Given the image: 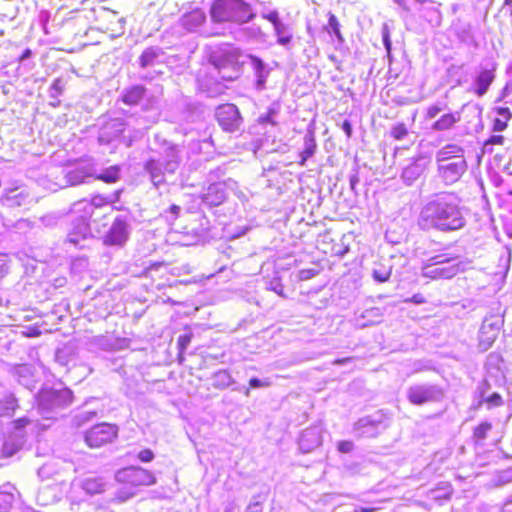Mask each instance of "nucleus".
Here are the masks:
<instances>
[{
	"instance_id": "35",
	"label": "nucleus",
	"mask_w": 512,
	"mask_h": 512,
	"mask_svg": "<svg viewBox=\"0 0 512 512\" xmlns=\"http://www.w3.org/2000/svg\"><path fill=\"white\" fill-rule=\"evenodd\" d=\"M211 17L215 22L224 20V0H216L211 7Z\"/></svg>"
},
{
	"instance_id": "20",
	"label": "nucleus",
	"mask_w": 512,
	"mask_h": 512,
	"mask_svg": "<svg viewBox=\"0 0 512 512\" xmlns=\"http://www.w3.org/2000/svg\"><path fill=\"white\" fill-rule=\"evenodd\" d=\"M244 119L238 107L226 103V132H238L243 130Z\"/></svg>"
},
{
	"instance_id": "46",
	"label": "nucleus",
	"mask_w": 512,
	"mask_h": 512,
	"mask_svg": "<svg viewBox=\"0 0 512 512\" xmlns=\"http://www.w3.org/2000/svg\"><path fill=\"white\" fill-rule=\"evenodd\" d=\"M443 110V107L438 105V104H435V105H431L430 107L427 108V111H426V118L427 119H433L435 118L441 111Z\"/></svg>"
},
{
	"instance_id": "7",
	"label": "nucleus",
	"mask_w": 512,
	"mask_h": 512,
	"mask_svg": "<svg viewBox=\"0 0 512 512\" xmlns=\"http://www.w3.org/2000/svg\"><path fill=\"white\" fill-rule=\"evenodd\" d=\"M119 434V427L114 423L101 422L89 428L84 435L85 443L90 448H101L112 444Z\"/></svg>"
},
{
	"instance_id": "45",
	"label": "nucleus",
	"mask_w": 512,
	"mask_h": 512,
	"mask_svg": "<svg viewBox=\"0 0 512 512\" xmlns=\"http://www.w3.org/2000/svg\"><path fill=\"white\" fill-rule=\"evenodd\" d=\"M317 273L316 269H302L298 272V278L301 281H306L316 276Z\"/></svg>"
},
{
	"instance_id": "60",
	"label": "nucleus",
	"mask_w": 512,
	"mask_h": 512,
	"mask_svg": "<svg viewBox=\"0 0 512 512\" xmlns=\"http://www.w3.org/2000/svg\"><path fill=\"white\" fill-rule=\"evenodd\" d=\"M52 89L55 90L58 94H61L63 91V82L61 79H56L52 83Z\"/></svg>"
},
{
	"instance_id": "30",
	"label": "nucleus",
	"mask_w": 512,
	"mask_h": 512,
	"mask_svg": "<svg viewBox=\"0 0 512 512\" xmlns=\"http://www.w3.org/2000/svg\"><path fill=\"white\" fill-rule=\"evenodd\" d=\"M280 106L277 103H273L268 107V110L265 114H262L258 118V122L262 125L271 124L273 126L277 125L275 118L279 114Z\"/></svg>"
},
{
	"instance_id": "32",
	"label": "nucleus",
	"mask_w": 512,
	"mask_h": 512,
	"mask_svg": "<svg viewBox=\"0 0 512 512\" xmlns=\"http://www.w3.org/2000/svg\"><path fill=\"white\" fill-rule=\"evenodd\" d=\"M381 311L377 307H373L370 309L365 310L361 315V319H367V322H364L360 324L362 327H365L367 325H372L374 323H378L381 319Z\"/></svg>"
},
{
	"instance_id": "1",
	"label": "nucleus",
	"mask_w": 512,
	"mask_h": 512,
	"mask_svg": "<svg viewBox=\"0 0 512 512\" xmlns=\"http://www.w3.org/2000/svg\"><path fill=\"white\" fill-rule=\"evenodd\" d=\"M467 212L456 193L437 192L423 202L417 217V227L423 232H456L467 225Z\"/></svg>"
},
{
	"instance_id": "15",
	"label": "nucleus",
	"mask_w": 512,
	"mask_h": 512,
	"mask_svg": "<svg viewBox=\"0 0 512 512\" xmlns=\"http://www.w3.org/2000/svg\"><path fill=\"white\" fill-rule=\"evenodd\" d=\"M128 239V225L123 218H116L106 235L104 244L108 246H122Z\"/></svg>"
},
{
	"instance_id": "14",
	"label": "nucleus",
	"mask_w": 512,
	"mask_h": 512,
	"mask_svg": "<svg viewBox=\"0 0 512 512\" xmlns=\"http://www.w3.org/2000/svg\"><path fill=\"white\" fill-rule=\"evenodd\" d=\"M265 17L273 26L277 44L289 49L293 39L292 27L280 19L279 13H270L265 15Z\"/></svg>"
},
{
	"instance_id": "5",
	"label": "nucleus",
	"mask_w": 512,
	"mask_h": 512,
	"mask_svg": "<svg viewBox=\"0 0 512 512\" xmlns=\"http://www.w3.org/2000/svg\"><path fill=\"white\" fill-rule=\"evenodd\" d=\"M468 262L461 260L460 256L438 254L427 260L422 267V275L433 280L451 279L460 272H464Z\"/></svg>"
},
{
	"instance_id": "58",
	"label": "nucleus",
	"mask_w": 512,
	"mask_h": 512,
	"mask_svg": "<svg viewBox=\"0 0 512 512\" xmlns=\"http://www.w3.org/2000/svg\"><path fill=\"white\" fill-rule=\"evenodd\" d=\"M499 512H512V494L505 499Z\"/></svg>"
},
{
	"instance_id": "63",
	"label": "nucleus",
	"mask_w": 512,
	"mask_h": 512,
	"mask_svg": "<svg viewBox=\"0 0 512 512\" xmlns=\"http://www.w3.org/2000/svg\"><path fill=\"white\" fill-rule=\"evenodd\" d=\"M169 211L177 218L180 214V207L176 204H172L169 207Z\"/></svg>"
},
{
	"instance_id": "12",
	"label": "nucleus",
	"mask_w": 512,
	"mask_h": 512,
	"mask_svg": "<svg viewBox=\"0 0 512 512\" xmlns=\"http://www.w3.org/2000/svg\"><path fill=\"white\" fill-rule=\"evenodd\" d=\"M497 63L485 61L479 65V69L472 82V90L478 96H484L496 78Z\"/></svg>"
},
{
	"instance_id": "27",
	"label": "nucleus",
	"mask_w": 512,
	"mask_h": 512,
	"mask_svg": "<svg viewBox=\"0 0 512 512\" xmlns=\"http://www.w3.org/2000/svg\"><path fill=\"white\" fill-rule=\"evenodd\" d=\"M230 195H233L242 203L248 200L246 189L240 188L235 180L226 179V201H228Z\"/></svg>"
},
{
	"instance_id": "19",
	"label": "nucleus",
	"mask_w": 512,
	"mask_h": 512,
	"mask_svg": "<svg viewBox=\"0 0 512 512\" xmlns=\"http://www.w3.org/2000/svg\"><path fill=\"white\" fill-rule=\"evenodd\" d=\"M317 151V143L313 130H307L303 137V149L299 152L298 164L301 167L306 166L307 161L312 158Z\"/></svg>"
},
{
	"instance_id": "44",
	"label": "nucleus",
	"mask_w": 512,
	"mask_h": 512,
	"mask_svg": "<svg viewBox=\"0 0 512 512\" xmlns=\"http://www.w3.org/2000/svg\"><path fill=\"white\" fill-rule=\"evenodd\" d=\"M382 41H383V45H384L386 51L388 53H390L391 48H392V42L390 39V33H389L387 25H384L382 28Z\"/></svg>"
},
{
	"instance_id": "4",
	"label": "nucleus",
	"mask_w": 512,
	"mask_h": 512,
	"mask_svg": "<svg viewBox=\"0 0 512 512\" xmlns=\"http://www.w3.org/2000/svg\"><path fill=\"white\" fill-rule=\"evenodd\" d=\"M256 17L252 6L244 0H226V22L237 24L230 33L238 41H247L256 35L259 28L242 27Z\"/></svg>"
},
{
	"instance_id": "54",
	"label": "nucleus",
	"mask_w": 512,
	"mask_h": 512,
	"mask_svg": "<svg viewBox=\"0 0 512 512\" xmlns=\"http://www.w3.org/2000/svg\"><path fill=\"white\" fill-rule=\"evenodd\" d=\"M30 423V420L27 417H21L18 419H15L13 421V427L17 430L22 429L26 427Z\"/></svg>"
},
{
	"instance_id": "48",
	"label": "nucleus",
	"mask_w": 512,
	"mask_h": 512,
	"mask_svg": "<svg viewBox=\"0 0 512 512\" xmlns=\"http://www.w3.org/2000/svg\"><path fill=\"white\" fill-rule=\"evenodd\" d=\"M23 336L28 338L39 337L41 335V331L37 326L27 327L26 330L22 332Z\"/></svg>"
},
{
	"instance_id": "43",
	"label": "nucleus",
	"mask_w": 512,
	"mask_h": 512,
	"mask_svg": "<svg viewBox=\"0 0 512 512\" xmlns=\"http://www.w3.org/2000/svg\"><path fill=\"white\" fill-rule=\"evenodd\" d=\"M227 387H230L233 391H243L246 397L249 396L250 389L248 387L245 385L240 387L235 381H230V376L226 374V388Z\"/></svg>"
},
{
	"instance_id": "33",
	"label": "nucleus",
	"mask_w": 512,
	"mask_h": 512,
	"mask_svg": "<svg viewBox=\"0 0 512 512\" xmlns=\"http://www.w3.org/2000/svg\"><path fill=\"white\" fill-rule=\"evenodd\" d=\"M491 429H492L491 423L484 421V422L480 423L477 427L474 428L473 438L475 439V441L477 443H481L486 439L487 434Z\"/></svg>"
},
{
	"instance_id": "2",
	"label": "nucleus",
	"mask_w": 512,
	"mask_h": 512,
	"mask_svg": "<svg viewBox=\"0 0 512 512\" xmlns=\"http://www.w3.org/2000/svg\"><path fill=\"white\" fill-rule=\"evenodd\" d=\"M437 175L445 185L459 181L468 168L465 149L458 144H446L436 151Z\"/></svg>"
},
{
	"instance_id": "56",
	"label": "nucleus",
	"mask_w": 512,
	"mask_h": 512,
	"mask_svg": "<svg viewBox=\"0 0 512 512\" xmlns=\"http://www.w3.org/2000/svg\"><path fill=\"white\" fill-rule=\"evenodd\" d=\"M341 128L348 138H350L352 136L353 127H352V123L349 120L345 119L341 124Z\"/></svg>"
},
{
	"instance_id": "42",
	"label": "nucleus",
	"mask_w": 512,
	"mask_h": 512,
	"mask_svg": "<svg viewBox=\"0 0 512 512\" xmlns=\"http://www.w3.org/2000/svg\"><path fill=\"white\" fill-rule=\"evenodd\" d=\"M154 457H155V455H154L153 451L149 448L142 449L137 454L138 460L143 463H149V462L153 461Z\"/></svg>"
},
{
	"instance_id": "62",
	"label": "nucleus",
	"mask_w": 512,
	"mask_h": 512,
	"mask_svg": "<svg viewBox=\"0 0 512 512\" xmlns=\"http://www.w3.org/2000/svg\"><path fill=\"white\" fill-rule=\"evenodd\" d=\"M377 508L373 507H355L353 512H374Z\"/></svg>"
},
{
	"instance_id": "52",
	"label": "nucleus",
	"mask_w": 512,
	"mask_h": 512,
	"mask_svg": "<svg viewBox=\"0 0 512 512\" xmlns=\"http://www.w3.org/2000/svg\"><path fill=\"white\" fill-rule=\"evenodd\" d=\"M507 128V122L501 118H495L493 121V130L497 132L504 131Z\"/></svg>"
},
{
	"instance_id": "10",
	"label": "nucleus",
	"mask_w": 512,
	"mask_h": 512,
	"mask_svg": "<svg viewBox=\"0 0 512 512\" xmlns=\"http://www.w3.org/2000/svg\"><path fill=\"white\" fill-rule=\"evenodd\" d=\"M386 429L385 416L381 412L364 416L354 424L353 432L357 437L373 438Z\"/></svg>"
},
{
	"instance_id": "31",
	"label": "nucleus",
	"mask_w": 512,
	"mask_h": 512,
	"mask_svg": "<svg viewBox=\"0 0 512 512\" xmlns=\"http://www.w3.org/2000/svg\"><path fill=\"white\" fill-rule=\"evenodd\" d=\"M325 29L329 32V34L336 37L339 44L344 43V37L340 31L339 21L334 14L329 15L328 26H326Z\"/></svg>"
},
{
	"instance_id": "3",
	"label": "nucleus",
	"mask_w": 512,
	"mask_h": 512,
	"mask_svg": "<svg viewBox=\"0 0 512 512\" xmlns=\"http://www.w3.org/2000/svg\"><path fill=\"white\" fill-rule=\"evenodd\" d=\"M115 480L117 483L115 500L118 502H125L137 495L143 487L156 483L154 473L140 466H128L118 470Z\"/></svg>"
},
{
	"instance_id": "55",
	"label": "nucleus",
	"mask_w": 512,
	"mask_h": 512,
	"mask_svg": "<svg viewBox=\"0 0 512 512\" xmlns=\"http://www.w3.org/2000/svg\"><path fill=\"white\" fill-rule=\"evenodd\" d=\"M505 138L502 136V135H492L488 140L487 142L485 143V147H487L488 145H494V144H497V145H502L503 142H504Z\"/></svg>"
},
{
	"instance_id": "22",
	"label": "nucleus",
	"mask_w": 512,
	"mask_h": 512,
	"mask_svg": "<svg viewBox=\"0 0 512 512\" xmlns=\"http://www.w3.org/2000/svg\"><path fill=\"white\" fill-rule=\"evenodd\" d=\"M461 119L459 112L446 113L443 114L438 120H436L431 129L434 131H447L451 129L457 122Z\"/></svg>"
},
{
	"instance_id": "64",
	"label": "nucleus",
	"mask_w": 512,
	"mask_h": 512,
	"mask_svg": "<svg viewBox=\"0 0 512 512\" xmlns=\"http://www.w3.org/2000/svg\"><path fill=\"white\" fill-rule=\"evenodd\" d=\"M272 14V13H279L276 9H273V10H269L267 7H264L262 10H261V17L263 19H266L265 15H269V14Z\"/></svg>"
},
{
	"instance_id": "24",
	"label": "nucleus",
	"mask_w": 512,
	"mask_h": 512,
	"mask_svg": "<svg viewBox=\"0 0 512 512\" xmlns=\"http://www.w3.org/2000/svg\"><path fill=\"white\" fill-rule=\"evenodd\" d=\"M15 488L11 486L0 487V512H8L15 502Z\"/></svg>"
},
{
	"instance_id": "34",
	"label": "nucleus",
	"mask_w": 512,
	"mask_h": 512,
	"mask_svg": "<svg viewBox=\"0 0 512 512\" xmlns=\"http://www.w3.org/2000/svg\"><path fill=\"white\" fill-rule=\"evenodd\" d=\"M266 289L275 292L277 295L281 296L282 298H286L287 296L284 293V287L281 283V280L279 277L275 276L266 283Z\"/></svg>"
},
{
	"instance_id": "9",
	"label": "nucleus",
	"mask_w": 512,
	"mask_h": 512,
	"mask_svg": "<svg viewBox=\"0 0 512 512\" xmlns=\"http://www.w3.org/2000/svg\"><path fill=\"white\" fill-rule=\"evenodd\" d=\"M95 9L82 8L76 10L66 21L67 29L75 36L87 35L89 30H94Z\"/></svg>"
},
{
	"instance_id": "29",
	"label": "nucleus",
	"mask_w": 512,
	"mask_h": 512,
	"mask_svg": "<svg viewBox=\"0 0 512 512\" xmlns=\"http://www.w3.org/2000/svg\"><path fill=\"white\" fill-rule=\"evenodd\" d=\"M93 178L106 184L116 183L120 179V167L118 165L110 166L103 173L93 175Z\"/></svg>"
},
{
	"instance_id": "57",
	"label": "nucleus",
	"mask_w": 512,
	"mask_h": 512,
	"mask_svg": "<svg viewBox=\"0 0 512 512\" xmlns=\"http://www.w3.org/2000/svg\"><path fill=\"white\" fill-rule=\"evenodd\" d=\"M393 2L406 13H410L412 10L410 6V0H393Z\"/></svg>"
},
{
	"instance_id": "25",
	"label": "nucleus",
	"mask_w": 512,
	"mask_h": 512,
	"mask_svg": "<svg viewBox=\"0 0 512 512\" xmlns=\"http://www.w3.org/2000/svg\"><path fill=\"white\" fill-rule=\"evenodd\" d=\"M73 399V395L68 389H61L58 391H51L48 395V400L54 406H63L65 404L71 403Z\"/></svg>"
},
{
	"instance_id": "50",
	"label": "nucleus",
	"mask_w": 512,
	"mask_h": 512,
	"mask_svg": "<svg viewBox=\"0 0 512 512\" xmlns=\"http://www.w3.org/2000/svg\"><path fill=\"white\" fill-rule=\"evenodd\" d=\"M270 385V382L267 380H261L259 378L253 377L249 380V386L251 388H260V387H267Z\"/></svg>"
},
{
	"instance_id": "47",
	"label": "nucleus",
	"mask_w": 512,
	"mask_h": 512,
	"mask_svg": "<svg viewBox=\"0 0 512 512\" xmlns=\"http://www.w3.org/2000/svg\"><path fill=\"white\" fill-rule=\"evenodd\" d=\"M145 168L147 171L150 172L152 177H156V175L159 172V167H158L157 161L154 159L148 160L145 164Z\"/></svg>"
},
{
	"instance_id": "59",
	"label": "nucleus",
	"mask_w": 512,
	"mask_h": 512,
	"mask_svg": "<svg viewBox=\"0 0 512 512\" xmlns=\"http://www.w3.org/2000/svg\"><path fill=\"white\" fill-rule=\"evenodd\" d=\"M407 302H412L414 304H424L426 299L422 294H414L410 299L406 300Z\"/></svg>"
},
{
	"instance_id": "13",
	"label": "nucleus",
	"mask_w": 512,
	"mask_h": 512,
	"mask_svg": "<svg viewBox=\"0 0 512 512\" xmlns=\"http://www.w3.org/2000/svg\"><path fill=\"white\" fill-rule=\"evenodd\" d=\"M121 18L118 13L107 9H95L94 30L114 34L120 28Z\"/></svg>"
},
{
	"instance_id": "8",
	"label": "nucleus",
	"mask_w": 512,
	"mask_h": 512,
	"mask_svg": "<svg viewBox=\"0 0 512 512\" xmlns=\"http://www.w3.org/2000/svg\"><path fill=\"white\" fill-rule=\"evenodd\" d=\"M251 56L252 54L226 43V82L234 81L242 75L244 66L250 62Z\"/></svg>"
},
{
	"instance_id": "41",
	"label": "nucleus",
	"mask_w": 512,
	"mask_h": 512,
	"mask_svg": "<svg viewBox=\"0 0 512 512\" xmlns=\"http://www.w3.org/2000/svg\"><path fill=\"white\" fill-rule=\"evenodd\" d=\"M10 259L8 254L0 253V279L5 277L9 272Z\"/></svg>"
},
{
	"instance_id": "39",
	"label": "nucleus",
	"mask_w": 512,
	"mask_h": 512,
	"mask_svg": "<svg viewBox=\"0 0 512 512\" xmlns=\"http://www.w3.org/2000/svg\"><path fill=\"white\" fill-rule=\"evenodd\" d=\"M481 398L483 401H485L489 405V407H497V406L502 405V403H503L501 395L497 392H494L490 396L485 397V392H484V390H482Z\"/></svg>"
},
{
	"instance_id": "51",
	"label": "nucleus",
	"mask_w": 512,
	"mask_h": 512,
	"mask_svg": "<svg viewBox=\"0 0 512 512\" xmlns=\"http://www.w3.org/2000/svg\"><path fill=\"white\" fill-rule=\"evenodd\" d=\"M496 111L497 114L500 116L499 118L505 120L506 122H508L512 117V112L507 107H498Z\"/></svg>"
},
{
	"instance_id": "38",
	"label": "nucleus",
	"mask_w": 512,
	"mask_h": 512,
	"mask_svg": "<svg viewBox=\"0 0 512 512\" xmlns=\"http://www.w3.org/2000/svg\"><path fill=\"white\" fill-rule=\"evenodd\" d=\"M264 500L265 497L262 495L253 496L246 508V512H262Z\"/></svg>"
},
{
	"instance_id": "23",
	"label": "nucleus",
	"mask_w": 512,
	"mask_h": 512,
	"mask_svg": "<svg viewBox=\"0 0 512 512\" xmlns=\"http://www.w3.org/2000/svg\"><path fill=\"white\" fill-rule=\"evenodd\" d=\"M146 89L142 85H136L127 89L122 95V102L129 106H135L141 102Z\"/></svg>"
},
{
	"instance_id": "37",
	"label": "nucleus",
	"mask_w": 512,
	"mask_h": 512,
	"mask_svg": "<svg viewBox=\"0 0 512 512\" xmlns=\"http://www.w3.org/2000/svg\"><path fill=\"white\" fill-rule=\"evenodd\" d=\"M390 135L395 140H403L408 135L407 127L404 123H397L391 127Z\"/></svg>"
},
{
	"instance_id": "11",
	"label": "nucleus",
	"mask_w": 512,
	"mask_h": 512,
	"mask_svg": "<svg viewBox=\"0 0 512 512\" xmlns=\"http://www.w3.org/2000/svg\"><path fill=\"white\" fill-rule=\"evenodd\" d=\"M504 325V318L500 314L486 316L479 330V347L481 350H488L496 340L501 328Z\"/></svg>"
},
{
	"instance_id": "26",
	"label": "nucleus",
	"mask_w": 512,
	"mask_h": 512,
	"mask_svg": "<svg viewBox=\"0 0 512 512\" xmlns=\"http://www.w3.org/2000/svg\"><path fill=\"white\" fill-rule=\"evenodd\" d=\"M187 330L188 331L186 333L180 335L177 339V348H178L177 360H178V363H180V364H182L185 361L186 349L193 339L192 331L188 327H187Z\"/></svg>"
},
{
	"instance_id": "36",
	"label": "nucleus",
	"mask_w": 512,
	"mask_h": 512,
	"mask_svg": "<svg viewBox=\"0 0 512 512\" xmlns=\"http://www.w3.org/2000/svg\"><path fill=\"white\" fill-rule=\"evenodd\" d=\"M512 482V467L502 470L497 473L494 478V484L496 487L506 485Z\"/></svg>"
},
{
	"instance_id": "53",
	"label": "nucleus",
	"mask_w": 512,
	"mask_h": 512,
	"mask_svg": "<svg viewBox=\"0 0 512 512\" xmlns=\"http://www.w3.org/2000/svg\"><path fill=\"white\" fill-rule=\"evenodd\" d=\"M360 178L358 170H355L353 173L349 176V184L352 191H355L356 186L359 184Z\"/></svg>"
},
{
	"instance_id": "49",
	"label": "nucleus",
	"mask_w": 512,
	"mask_h": 512,
	"mask_svg": "<svg viewBox=\"0 0 512 512\" xmlns=\"http://www.w3.org/2000/svg\"><path fill=\"white\" fill-rule=\"evenodd\" d=\"M354 444L351 441L343 440L338 443V450L342 453H349L353 450Z\"/></svg>"
},
{
	"instance_id": "28",
	"label": "nucleus",
	"mask_w": 512,
	"mask_h": 512,
	"mask_svg": "<svg viewBox=\"0 0 512 512\" xmlns=\"http://www.w3.org/2000/svg\"><path fill=\"white\" fill-rule=\"evenodd\" d=\"M392 273V266L383 263H375L372 269V278L378 283H385L389 280Z\"/></svg>"
},
{
	"instance_id": "18",
	"label": "nucleus",
	"mask_w": 512,
	"mask_h": 512,
	"mask_svg": "<svg viewBox=\"0 0 512 512\" xmlns=\"http://www.w3.org/2000/svg\"><path fill=\"white\" fill-rule=\"evenodd\" d=\"M250 64L253 68L255 75V89L257 91H263L266 89V82L271 72V68L258 56L252 55Z\"/></svg>"
},
{
	"instance_id": "21",
	"label": "nucleus",
	"mask_w": 512,
	"mask_h": 512,
	"mask_svg": "<svg viewBox=\"0 0 512 512\" xmlns=\"http://www.w3.org/2000/svg\"><path fill=\"white\" fill-rule=\"evenodd\" d=\"M93 177L89 166H74L65 173L66 183L76 186L85 182L87 178Z\"/></svg>"
},
{
	"instance_id": "40",
	"label": "nucleus",
	"mask_w": 512,
	"mask_h": 512,
	"mask_svg": "<svg viewBox=\"0 0 512 512\" xmlns=\"http://www.w3.org/2000/svg\"><path fill=\"white\" fill-rule=\"evenodd\" d=\"M464 68V64H461V65H457V64H451L448 68H447V73L450 77L452 78H457L456 79V84L457 85H461V79H460V74L462 72Z\"/></svg>"
},
{
	"instance_id": "6",
	"label": "nucleus",
	"mask_w": 512,
	"mask_h": 512,
	"mask_svg": "<svg viewBox=\"0 0 512 512\" xmlns=\"http://www.w3.org/2000/svg\"><path fill=\"white\" fill-rule=\"evenodd\" d=\"M406 397L411 404L416 406L438 403L444 399L445 390L440 384L417 383L407 388Z\"/></svg>"
},
{
	"instance_id": "61",
	"label": "nucleus",
	"mask_w": 512,
	"mask_h": 512,
	"mask_svg": "<svg viewBox=\"0 0 512 512\" xmlns=\"http://www.w3.org/2000/svg\"><path fill=\"white\" fill-rule=\"evenodd\" d=\"M248 230V227H245V228H242L240 231H238L237 233H232V232H229V235H226V239L228 240H232V239H236L242 235H244L246 233V231Z\"/></svg>"
},
{
	"instance_id": "17",
	"label": "nucleus",
	"mask_w": 512,
	"mask_h": 512,
	"mask_svg": "<svg viewBox=\"0 0 512 512\" xmlns=\"http://www.w3.org/2000/svg\"><path fill=\"white\" fill-rule=\"evenodd\" d=\"M426 159L422 156L411 159V162L402 170L401 179L407 186H411L424 173Z\"/></svg>"
},
{
	"instance_id": "16",
	"label": "nucleus",
	"mask_w": 512,
	"mask_h": 512,
	"mask_svg": "<svg viewBox=\"0 0 512 512\" xmlns=\"http://www.w3.org/2000/svg\"><path fill=\"white\" fill-rule=\"evenodd\" d=\"M322 443L321 428L311 426L306 428L299 437V448L303 453H308L320 446Z\"/></svg>"
}]
</instances>
